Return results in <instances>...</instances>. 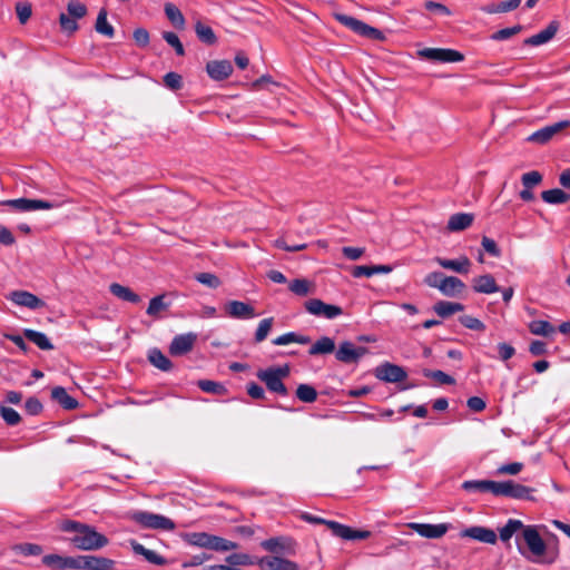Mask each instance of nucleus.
Here are the masks:
<instances>
[{
	"instance_id": "nucleus-1",
	"label": "nucleus",
	"mask_w": 570,
	"mask_h": 570,
	"mask_svg": "<svg viewBox=\"0 0 570 570\" xmlns=\"http://www.w3.org/2000/svg\"><path fill=\"white\" fill-rule=\"evenodd\" d=\"M289 375L288 365L272 366L264 370H259L256 376L265 383L267 390L272 393H276L283 396L288 394L283 380Z\"/></svg>"
},
{
	"instance_id": "nucleus-2",
	"label": "nucleus",
	"mask_w": 570,
	"mask_h": 570,
	"mask_svg": "<svg viewBox=\"0 0 570 570\" xmlns=\"http://www.w3.org/2000/svg\"><path fill=\"white\" fill-rule=\"evenodd\" d=\"M70 541L77 549L82 551H96L106 547L109 542L105 534L97 532L94 527L88 524L79 534H73Z\"/></svg>"
},
{
	"instance_id": "nucleus-3",
	"label": "nucleus",
	"mask_w": 570,
	"mask_h": 570,
	"mask_svg": "<svg viewBox=\"0 0 570 570\" xmlns=\"http://www.w3.org/2000/svg\"><path fill=\"white\" fill-rule=\"evenodd\" d=\"M131 519L147 529L174 530L175 523L169 518L147 511L134 512Z\"/></svg>"
},
{
	"instance_id": "nucleus-4",
	"label": "nucleus",
	"mask_w": 570,
	"mask_h": 570,
	"mask_svg": "<svg viewBox=\"0 0 570 570\" xmlns=\"http://www.w3.org/2000/svg\"><path fill=\"white\" fill-rule=\"evenodd\" d=\"M67 11L68 14H60L59 22L63 31L72 33L78 29L76 20L87 14V7L78 0H71L67 4Z\"/></svg>"
},
{
	"instance_id": "nucleus-5",
	"label": "nucleus",
	"mask_w": 570,
	"mask_h": 570,
	"mask_svg": "<svg viewBox=\"0 0 570 570\" xmlns=\"http://www.w3.org/2000/svg\"><path fill=\"white\" fill-rule=\"evenodd\" d=\"M532 489L514 482L513 480H507L502 482L495 481V497H505L511 499H532Z\"/></svg>"
},
{
	"instance_id": "nucleus-6",
	"label": "nucleus",
	"mask_w": 570,
	"mask_h": 570,
	"mask_svg": "<svg viewBox=\"0 0 570 570\" xmlns=\"http://www.w3.org/2000/svg\"><path fill=\"white\" fill-rule=\"evenodd\" d=\"M420 58L442 63L460 62L464 56L454 49L448 48H424L417 51Z\"/></svg>"
},
{
	"instance_id": "nucleus-7",
	"label": "nucleus",
	"mask_w": 570,
	"mask_h": 570,
	"mask_svg": "<svg viewBox=\"0 0 570 570\" xmlns=\"http://www.w3.org/2000/svg\"><path fill=\"white\" fill-rule=\"evenodd\" d=\"M1 205L11 207L17 212L49 210L58 206L52 202L28 198L8 199L3 200Z\"/></svg>"
},
{
	"instance_id": "nucleus-8",
	"label": "nucleus",
	"mask_w": 570,
	"mask_h": 570,
	"mask_svg": "<svg viewBox=\"0 0 570 570\" xmlns=\"http://www.w3.org/2000/svg\"><path fill=\"white\" fill-rule=\"evenodd\" d=\"M305 309L314 316L334 320L343 314V309L333 304H326L322 299L311 298L304 304Z\"/></svg>"
},
{
	"instance_id": "nucleus-9",
	"label": "nucleus",
	"mask_w": 570,
	"mask_h": 570,
	"mask_svg": "<svg viewBox=\"0 0 570 570\" xmlns=\"http://www.w3.org/2000/svg\"><path fill=\"white\" fill-rule=\"evenodd\" d=\"M522 538L533 557L539 558L546 553L547 544L534 525H525Z\"/></svg>"
},
{
	"instance_id": "nucleus-10",
	"label": "nucleus",
	"mask_w": 570,
	"mask_h": 570,
	"mask_svg": "<svg viewBox=\"0 0 570 570\" xmlns=\"http://www.w3.org/2000/svg\"><path fill=\"white\" fill-rule=\"evenodd\" d=\"M367 352V348L364 346H355L352 342L344 341L335 351V357L342 363L350 364L357 362Z\"/></svg>"
},
{
	"instance_id": "nucleus-11",
	"label": "nucleus",
	"mask_w": 570,
	"mask_h": 570,
	"mask_svg": "<svg viewBox=\"0 0 570 570\" xmlns=\"http://www.w3.org/2000/svg\"><path fill=\"white\" fill-rule=\"evenodd\" d=\"M375 376L383 382L397 383L405 380L407 373L402 366L385 362L375 368Z\"/></svg>"
},
{
	"instance_id": "nucleus-12",
	"label": "nucleus",
	"mask_w": 570,
	"mask_h": 570,
	"mask_svg": "<svg viewBox=\"0 0 570 570\" xmlns=\"http://www.w3.org/2000/svg\"><path fill=\"white\" fill-rule=\"evenodd\" d=\"M569 126H570L569 120H561L556 124L546 126V127L534 131L533 134H531L527 138V141L537 144V145H544L548 141H550L554 135H557L559 131H561L562 129H564Z\"/></svg>"
},
{
	"instance_id": "nucleus-13",
	"label": "nucleus",
	"mask_w": 570,
	"mask_h": 570,
	"mask_svg": "<svg viewBox=\"0 0 570 570\" xmlns=\"http://www.w3.org/2000/svg\"><path fill=\"white\" fill-rule=\"evenodd\" d=\"M77 569L82 570H114L115 561L104 557L78 556Z\"/></svg>"
},
{
	"instance_id": "nucleus-14",
	"label": "nucleus",
	"mask_w": 570,
	"mask_h": 570,
	"mask_svg": "<svg viewBox=\"0 0 570 570\" xmlns=\"http://www.w3.org/2000/svg\"><path fill=\"white\" fill-rule=\"evenodd\" d=\"M460 535L488 544H494L497 543L498 540L497 533L492 529L481 525H473L466 528L461 531Z\"/></svg>"
},
{
	"instance_id": "nucleus-15",
	"label": "nucleus",
	"mask_w": 570,
	"mask_h": 570,
	"mask_svg": "<svg viewBox=\"0 0 570 570\" xmlns=\"http://www.w3.org/2000/svg\"><path fill=\"white\" fill-rule=\"evenodd\" d=\"M407 525L421 537L429 539H439L443 537L449 530V525L445 523L430 524L411 522Z\"/></svg>"
},
{
	"instance_id": "nucleus-16",
	"label": "nucleus",
	"mask_w": 570,
	"mask_h": 570,
	"mask_svg": "<svg viewBox=\"0 0 570 570\" xmlns=\"http://www.w3.org/2000/svg\"><path fill=\"white\" fill-rule=\"evenodd\" d=\"M328 528L332 530L334 535L344 540H364L371 537V532L367 530H354L340 522H330Z\"/></svg>"
},
{
	"instance_id": "nucleus-17",
	"label": "nucleus",
	"mask_w": 570,
	"mask_h": 570,
	"mask_svg": "<svg viewBox=\"0 0 570 570\" xmlns=\"http://www.w3.org/2000/svg\"><path fill=\"white\" fill-rule=\"evenodd\" d=\"M197 335L195 333L179 334L176 335L169 346L171 355L180 356L191 351Z\"/></svg>"
},
{
	"instance_id": "nucleus-18",
	"label": "nucleus",
	"mask_w": 570,
	"mask_h": 570,
	"mask_svg": "<svg viewBox=\"0 0 570 570\" xmlns=\"http://www.w3.org/2000/svg\"><path fill=\"white\" fill-rule=\"evenodd\" d=\"M9 299L16 305L24 306L30 309H38L45 306L43 301L27 291H13L9 294Z\"/></svg>"
},
{
	"instance_id": "nucleus-19",
	"label": "nucleus",
	"mask_w": 570,
	"mask_h": 570,
	"mask_svg": "<svg viewBox=\"0 0 570 570\" xmlns=\"http://www.w3.org/2000/svg\"><path fill=\"white\" fill-rule=\"evenodd\" d=\"M227 315L237 320H250L256 316L254 307L240 301H230L225 305Z\"/></svg>"
},
{
	"instance_id": "nucleus-20",
	"label": "nucleus",
	"mask_w": 570,
	"mask_h": 570,
	"mask_svg": "<svg viewBox=\"0 0 570 570\" xmlns=\"http://www.w3.org/2000/svg\"><path fill=\"white\" fill-rule=\"evenodd\" d=\"M208 76L216 81L227 79L233 72V66L228 60H213L206 66Z\"/></svg>"
},
{
	"instance_id": "nucleus-21",
	"label": "nucleus",
	"mask_w": 570,
	"mask_h": 570,
	"mask_svg": "<svg viewBox=\"0 0 570 570\" xmlns=\"http://www.w3.org/2000/svg\"><path fill=\"white\" fill-rule=\"evenodd\" d=\"M42 563L49 568L65 570L77 569L78 557H62L60 554H46L42 558Z\"/></svg>"
},
{
	"instance_id": "nucleus-22",
	"label": "nucleus",
	"mask_w": 570,
	"mask_h": 570,
	"mask_svg": "<svg viewBox=\"0 0 570 570\" xmlns=\"http://www.w3.org/2000/svg\"><path fill=\"white\" fill-rule=\"evenodd\" d=\"M257 564L268 570H299L297 563L281 557H263Z\"/></svg>"
},
{
	"instance_id": "nucleus-23",
	"label": "nucleus",
	"mask_w": 570,
	"mask_h": 570,
	"mask_svg": "<svg viewBox=\"0 0 570 570\" xmlns=\"http://www.w3.org/2000/svg\"><path fill=\"white\" fill-rule=\"evenodd\" d=\"M472 288L475 293L493 294L500 291L494 277L490 274L476 276L472 279Z\"/></svg>"
},
{
	"instance_id": "nucleus-24",
	"label": "nucleus",
	"mask_w": 570,
	"mask_h": 570,
	"mask_svg": "<svg viewBox=\"0 0 570 570\" xmlns=\"http://www.w3.org/2000/svg\"><path fill=\"white\" fill-rule=\"evenodd\" d=\"M435 263L445 269L453 271L459 274H468L471 266V261L466 256H461L458 259H446L435 257Z\"/></svg>"
},
{
	"instance_id": "nucleus-25",
	"label": "nucleus",
	"mask_w": 570,
	"mask_h": 570,
	"mask_svg": "<svg viewBox=\"0 0 570 570\" xmlns=\"http://www.w3.org/2000/svg\"><path fill=\"white\" fill-rule=\"evenodd\" d=\"M557 31H558L557 23L551 22L547 28H544L540 32L527 38L524 40V45L532 46V47L544 45V43L549 42L556 36Z\"/></svg>"
},
{
	"instance_id": "nucleus-26",
	"label": "nucleus",
	"mask_w": 570,
	"mask_h": 570,
	"mask_svg": "<svg viewBox=\"0 0 570 570\" xmlns=\"http://www.w3.org/2000/svg\"><path fill=\"white\" fill-rule=\"evenodd\" d=\"M464 288L465 284L455 276H444L440 284V292L448 297L458 296Z\"/></svg>"
},
{
	"instance_id": "nucleus-27",
	"label": "nucleus",
	"mask_w": 570,
	"mask_h": 570,
	"mask_svg": "<svg viewBox=\"0 0 570 570\" xmlns=\"http://www.w3.org/2000/svg\"><path fill=\"white\" fill-rule=\"evenodd\" d=\"M474 220V215L470 213H458L449 218L446 228L450 232H461L469 228Z\"/></svg>"
},
{
	"instance_id": "nucleus-28",
	"label": "nucleus",
	"mask_w": 570,
	"mask_h": 570,
	"mask_svg": "<svg viewBox=\"0 0 570 570\" xmlns=\"http://www.w3.org/2000/svg\"><path fill=\"white\" fill-rule=\"evenodd\" d=\"M462 489L466 492H490L494 495L495 481L492 480H466L462 483Z\"/></svg>"
},
{
	"instance_id": "nucleus-29",
	"label": "nucleus",
	"mask_w": 570,
	"mask_h": 570,
	"mask_svg": "<svg viewBox=\"0 0 570 570\" xmlns=\"http://www.w3.org/2000/svg\"><path fill=\"white\" fill-rule=\"evenodd\" d=\"M132 551L136 554L142 556L148 562L157 566H164L167 563L166 559L158 554L156 551L145 548L141 543L132 540L130 542Z\"/></svg>"
},
{
	"instance_id": "nucleus-30",
	"label": "nucleus",
	"mask_w": 570,
	"mask_h": 570,
	"mask_svg": "<svg viewBox=\"0 0 570 570\" xmlns=\"http://www.w3.org/2000/svg\"><path fill=\"white\" fill-rule=\"evenodd\" d=\"M392 271L393 268L391 265H360L354 267L352 275L357 278L363 276L371 277L375 274H389Z\"/></svg>"
},
{
	"instance_id": "nucleus-31",
	"label": "nucleus",
	"mask_w": 570,
	"mask_h": 570,
	"mask_svg": "<svg viewBox=\"0 0 570 570\" xmlns=\"http://www.w3.org/2000/svg\"><path fill=\"white\" fill-rule=\"evenodd\" d=\"M51 397L66 410H75L78 407V401L70 396L66 389L61 386H56L52 389Z\"/></svg>"
},
{
	"instance_id": "nucleus-32",
	"label": "nucleus",
	"mask_w": 570,
	"mask_h": 570,
	"mask_svg": "<svg viewBox=\"0 0 570 570\" xmlns=\"http://www.w3.org/2000/svg\"><path fill=\"white\" fill-rule=\"evenodd\" d=\"M464 309V305L456 302L449 301H440L433 305V311L440 317H449L458 312H462Z\"/></svg>"
},
{
	"instance_id": "nucleus-33",
	"label": "nucleus",
	"mask_w": 570,
	"mask_h": 570,
	"mask_svg": "<svg viewBox=\"0 0 570 570\" xmlns=\"http://www.w3.org/2000/svg\"><path fill=\"white\" fill-rule=\"evenodd\" d=\"M333 352H335V342L328 336H322L308 350L309 355H324Z\"/></svg>"
},
{
	"instance_id": "nucleus-34",
	"label": "nucleus",
	"mask_w": 570,
	"mask_h": 570,
	"mask_svg": "<svg viewBox=\"0 0 570 570\" xmlns=\"http://www.w3.org/2000/svg\"><path fill=\"white\" fill-rule=\"evenodd\" d=\"M23 335L30 342L36 344L40 350L50 351L53 348V345L51 344L50 340L42 332H38V331H35L31 328H26V330H23Z\"/></svg>"
},
{
	"instance_id": "nucleus-35",
	"label": "nucleus",
	"mask_w": 570,
	"mask_h": 570,
	"mask_svg": "<svg viewBox=\"0 0 570 570\" xmlns=\"http://www.w3.org/2000/svg\"><path fill=\"white\" fill-rule=\"evenodd\" d=\"M110 293L115 295L116 297L130 302V303H139L140 297L136 293H134L129 287L120 285L118 283H112L109 287Z\"/></svg>"
},
{
	"instance_id": "nucleus-36",
	"label": "nucleus",
	"mask_w": 570,
	"mask_h": 570,
	"mask_svg": "<svg viewBox=\"0 0 570 570\" xmlns=\"http://www.w3.org/2000/svg\"><path fill=\"white\" fill-rule=\"evenodd\" d=\"M523 528H525V525L522 523L521 520L509 519L508 522L502 528L499 529L500 539L503 542H508L512 538V535L515 534L518 531H523Z\"/></svg>"
},
{
	"instance_id": "nucleus-37",
	"label": "nucleus",
	"mask_w": 570,
	"mask_h": 570,
	"mask_svg": "<svg viewBox=\"0 0 570 570\" xmlns=\"http://www.w3.org/2000/svg\"><path fill=\"white\" fill-rule=\"evenodd\" d=\"M541 198L547 204L559 205L570 200V195L562 189L553 188L541 193Z\"/></svg>"
},
{
	"instance_id": "nucleus-38",
	"label": "nucleus",
	"mask_w": 570,
	"mask_h": 570,
	"mask_svg": "<svg viewBox=\"0 0 570 570\" xmlns=\"http://www.w3.org/2000/svg\"><path fill=\"white\" fill-rule=\"evenodd\" d=\"M149 362L161 371H169L173 366L170 360L158 348H153L148 354Z\"/></svg>"
},
{
	"instance_id": "nucleus-39",
	"label": "nucleus",
	"mask_w": 570,
	"mask_h": 570,
	"mask_svg": "<svg viewBox=\"0 0 570 570\" xmlns=\"http://www.w3.org/2000/svg\"><path fill=\"white\" fill-rule=\"evenodd\" d=\"M165 14L168 20L173 23V26L177 29H184L185 27V18L181 11L173 3L167 2L164 7Z\"/></svg>"
},
{
	"instance_id": "nucleus-40",
	"label": "nucleus",
	"mask_w": 570,
	"mask_h": 570,
	"mask_svg": "<svg viewBox=\"0 0 570 570\" xmlns=\"http://www.w3.org/2000/svg\"><path fill=\"white\" fill-rule=\"evenodd\" d=\"M335 18L337 19V21H340L343 26L347 27L348 29H351L352 31H354L355 33L362 36L363 32H364V28L366 26V23H364L363 21L354 18V17H351V16H347V14H336Z\"/></svg>"
},
{
	"instance_id": "nucleus-41",
	"label": "nucleus",
	"mask_w": 570,
	"mask_h": 570,
	"mask_svg": "<svg viewBox=\"0 0 570 570\" xmlns=\"http://www.w3.org/2000/svg\"><path fill=\"white\" fill-rule=\"evenodd\" d=\"M95 28H96L97 32H99L108 38L114 37L115 30H114V27L107 20L106 9H101L99 11Z\"/></svg>"
},
{
	"instance_id": "nucleus-42",
	"label": "nucleus",
	"mask_w": 570,
	"mask_h": 570,
	"mask_svg": "<svg viewBox=\"0 0 570 570\" xmlns=\"http://www.w3.org/2000/svg\"><path fill=\"white\" fill-rule=\"evenodd\" d=\"M195 32L198 39L206 45H214L217 41L214 30L200 21L196 22Z\"/></svg>"
},
{
	"instance_id": "nucleus-43",
	"label": "nucleus",
	"mask_w": 570,
	"mask_h": 570,
	"mask_svg": "<svg viewBox=\"0 0 570 570\" xmlns=\"http://www.w3.org/2000/svg\"><path fill=\"white\" fill-rule=\"evenodd\" d=\"M169 307V303L165 302V295H158L150 299L146 313L153 317H159V313Z\"/></svg>"
},
{
	"instance_id": "nucleus-44",
	"label": "nucleus",
	"mask_w": 570,
	"mask_h": 570,
	"mask_svg": "<svg viewBox=\"0 0 570 570\" xmlns=\"http://www.w3.org/2000/svg\"><path fill=\"white\" fill-rule=\"evenodd\" d=\"M529 330L534 335L549 336L554 332V327L543 320L532 321L529 324Z\"/></svg>"
},
{
	"instance_id": "nucleus-45",
	"label": "nucleus",
	"mask_w": 570,
	"mask_h": 570,
	"mask_svg": "<svg viewBox=\"0 0 570 570\" xmlns=\"http://www.w3.org/2000/svg\"><path fill=\"white\" fill-rule=\"evenodd\" d=\"M236 542L212 534L209 549L214 551H229L237 549Z\"/></svg>"
},
{
	"instance_id": "nucleus-46",
	"label": "nucleus",
	"mask_w": 570,
	"mask_h": 570,
	"mask_svg": "<svg viewBox=\"0 0 570 570\" xmlns=\"http://www.w3.org/2000/svg\"><path fill=\"white\" fill-rule=\"evenodd\" d=\"M296 396L302 402L312 403L317 399V392L312 385L299 384L296 389Z\"/></svg>"
},
{
	"instance_id": "nucleus-47",
	"label": "nucleus",
	"mask_w": 570,
	"mask_h": 570,
	"mask_svg": "<svg viewBox=\"0 0 570 570\" xmlns=\"http://www.w3.org/2000/svg\"><path fill=\"white\" fill-rule=\"evenodd\" d=\"M226 562L230 567L237 568L238 566H253L257 564V561H255L249 554L247 553H232L226 558Z\"/></svg>"
},
{
	"instance_id": "nucleus-48",
	"label": "nucleus",
	"mask_w": 570,
	"mask_h": 570,
	"mask_svg": "<svg viewBox=\"0 0 570 570\" xmlns=\"http://www.w3.org/2000/svg\"><path fill=\"white\" fill-rule=\"evenodd\" d=\"M423 375L425 377H430V379H433L434 381H436L439 384H442V385H451V384H454L455 380L444 373L443 371H440V370H423Z\"/></svg>"
},
{
	"instance_id": "nucleus-49",
	"label": "nucleus",
	"mask_w": 570,
	"mask_h": 570,
	"mask_svg": "<svg viewBox=\"0 0 570 570\" xmlns=\"http://www.w3.org/2000/svg\"><path fill=\"white\" fill-rule=\"evenodd\" d=\"M197 385L203 392L206 393L222 395L226 392V387L222 383L210 380H200L198 381Z\"/></svg>"
},
{
	"instance_id": "nucleus-50",
	"label": "nucleus",
	"mask_w": 570,
	"mask_h": 570,
	"mask_svg": "<svg viewBox=\"0 0 570 570\" xmlns=\"http://www.w3.org/2000/svg\"><path fill=\"white\" fill-rule=\"evenodd\" d=\"M312 284L307 279L296 278L289 283V291L298 296H306L311 293Z\"/></svg>"
},
{
	"instance_id": "nucleus-51",
	"label": "nucleus",
	"mask_w": 570,
	"mask_h": 570,
	"mask_svg": "<svg viewBox=\"0 0 570 570\" xmlns=\"http://www.w3.org/2000/svg\"><path fill=\"white\" fill-rule=\"evenodd\" d=\"M212 534L206 532H195L188 535V542L199 548L209 549Z\"/></svg>"
},
{
	"instance_id": "nucleus-52",
	"label": "nucleus",
	"mask_w": 570,
	"mask_h": 570,
	"mask_svg": "<svg viewBox=\"0 0 570 570\" xmlns=\"http://www.w3.org/2000/svg\"><path fill=\"white\" fill-rule=\"evenodd\" d=\"M273 317L264 318L259 322L257 330L255 332V342L261 343L267 336L273 326Z\"/></svg>"
},
{
	"instance_id": "nucleus-53",
	"label": "nucleus",
	"mask_w": 570,
	"mask_h": 570,
	"mask_svg": "<svg viewBox=\"0 0 570 570\" xmlns=\"http://www.w3.org/2000/svg\"><path fill=\"white\" fill-rule=\"evenodd\" d=\"M460 323L469 328V330H473V331H484L485 330V325L482 321H480L479 318L474 317V316H471V315H462L460 318H459Z\"/></svg>"
},
{
	"instance_id": "nucleus-54",
	"label": "nucleus",
	"mask_w": 570,
	"mask_h": 570,
	"mask_svg": "<svg viewBox=\"0 0 570 570\" xmlns=\"http://www.w3.org/2000/svg\"><path fill=\"white\" fill-rule=\"evenodd\" d=\"M163 38L169 46H171L175 49L178 56L185 55L184 46L176 33L171 31H165L163 33Z\"/></svg>"
},
{
	"instance_id": "nucleus-55",
	"label": "nucleus",
	"mask_w": 570,
	"mask_h": 570,
	"mask_svg": "<svg viewBox=\"0 0 570 570\" xmlns=\"http://www.w3.org/2000/svg\"><path fill=\"white\" fill-rule=\"evenodd\" d=\"M521 30H522V27L520 24H517V26H513L510 28H504V29H501V30H498L497 32H494L491 36V39L495 40V41H503V40H507L515 35H518Z\"/></svg>"
},
{
	"instance_id": "nucleus-56",
	"label": "nucleus",
	"mask_w": 570,
	"mask_h": 570,
	"mask_svg": "<svg viewBox=\"0 0 570 570\" xmlns=\"http://www.w3.org/2000/svg\"><path fill=\"white\" fill-rule=\"evenodd\" d=\"M16 12L21 24H24L32 13L31 3L28 1L18 2L16 4Z\"/></svg>"
},
{
	"instance_id": "nucleus-57",
	"label": "nucleus",
	"mask_w": 570,
	"mask_h": 570,
	"mask_svg": "<svg viewBox=\"0 0 570 570\" xmlns=\"http://www.w3.org/2000/svg\"><path fill=\"white\" fill-rule=\"evenodd\" d=\"M0 413L8 425H17L21 420L20 414L12 407L1 406Z\"/></svg>"
},
{
	"instance_id": "nucleus-58",
	"label": "nucleus",
	"mask_w": 570,
	"mask_h": 570,
	"mask_svg": "<svg viewBox=\"0 0 570 570\" xmlns=\"http://www.w3.org/2000/svg\"><path fill=\"white\" fill-rule=\"evenodd\" d=\"M164 83L171 90H179L183 87V78L177 72L170 71L164 76Z\"/></svg>"
},
{
	"instance_id": "nucleus-59",
	"label": "nucleus",
	"mask_w": 570,
	"mask_h": 570,
	"mask_svg": "<svg viewBox=\"0 0 570 570\" xmlns=\"http://www.w3.org/2000/svg\"><path fill=\"white\" fill-rule=\"evenodd\" d=\"M521 181L524 187L532 188L542 181V175L537 170H532L523 174Z\"/></svg>"
},
{
	"instance_id": "nucleus-60",
	"label": "nucleus",
	"mask_w": 570,
	"mask_h": 570,
	"mask_svg": "<svg viewBox=\"0 0 570 570\" xmlns=\"http://www.w3.org/2000/svg\"><path fill=\"white\" fill-rule=\"evenodd\" d=\"M196 279L210 288H216L220 285L219 278L212 273H200L196 275Z\"/></svg>"
},
{
	"instance_id": "nucleus-61",
	"label": "nucleus",
	"mask_w": 570,
	"mask_h": 570,
	"mask_svg": "<svg viewBox=\"0 0 570 570\" xmlns=\"http://www.w3.org/2000/svg\"><path fill=\"white\" fill-rule=\"evenodd\" d=\"M85 527L86 523H81L73 520H65L60 523V529L62 531L72 532L73 534H79Z\"/></svg>"
},
{
	"instance_id": "nucleus-62",
	"label": "nucleus",
	"mask_w": 570,
	"mask_h": 570,
	"mask_svg": "<svg viewBox=\"0 0 570 570\" xmlns=\"http://www.w3.org/2000/svg\"><path fill=\"white\" fill-rule=\"evenodd\" d=\"M444 274L441 272H432L428 274L424 278V283L432 288H438L440 291V284L444 279Z\"/></svg>"
},
{
	"instance_id": "nucleus-63",
	"label": "nucleus",
	"mask_w": 570,
	"mask_h": 570,
	"mask_svg": "<svg viewBox=\"0 0 570 570\" xmlns=\"http://www.w3.org/2000/svg\"><path fill=\"white\" fill-rule=\"evenodd\" d=\"M522 468H523L522 463L513 462V463H508V464H503V465L499 466L497 472H498V474L517 475L519 472H521Z\"/></svg>"
},
{
	"instance_id": "nucleus-64",
	"label": "nucleus",
	"mask_w": 570,
	"mask_h": 570,
	"mask_svg": "<svg viewBox=\"0 0 570 570\" xmlns=\"http://www.w3.org/2000/svg\"><path fill=\"white\" fill-rule=\"evenodd\" d=\"M482 247L487 253H489L493 257H499L501 252L497 245V243L487 236L482 238Z\"/></svg>"
}]
</instances>
